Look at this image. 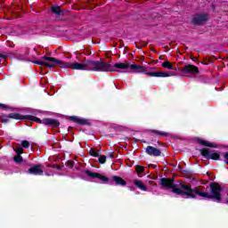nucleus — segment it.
<instances>
[{"mask_svg":"<svg viewBox=\"0 0 228 228\" xmlns=\"http://www.w3.org/2000/svg\"><path fill=\"white\" fill-rule=\"evenodd\" d=\"M145 151L148 156H153L154 158H159L161 156V150L154 146H147Z\"/></svg>","mask_w":228,"mask_h":228,"instance_id":"9b49d317","label":"nucleus"},{"mask_svg":"<svg viewBox=\"0 0 228 228\" xmlns=\"http://www.w3.org/2000/svg\"><path fill=\"white\" fill-rule=\"evenodd\" d=\"M27 122H37V124H44V119H40V118H37L33 115H26V119Z\"/></svg>","mask_w":228,"mask_h":228,"instance_id":"f3484780","label":"nucleus"},{"mask_svg":"<svg viewBox=\"0 0 228 228\" xmlns=\"http://www.w3.org/2000/svg\"><path fill=\"white\" fill-rule=\"evenodd\" d=\"M179 172H182V174L185 175V174H190L189 170L186 169H183V167L179 166L178 167Z\"/></svg>","mask_w":228,"mask_h":228,"instance_id":"c85d7f7f","label":"nucleus"},{"mask_svg":"<svg viewBox=\"0 0 228 228\" xmlns=\"http://www.w3.org/2000/svg\"><path fill=\"white\" fill-rule=\"evenodd\" d=\"M43 124L45 126H50V127H53V129H56V127H60V120L51 118H44Z\"/></svg>","mask_w":228,"mask_h":228,"instance_id":"f8f14e48","label":"nucleus"},{"mask_svg":"<svg viewBox=\"0 0 228 228\" xmlns=\"http://www.w3.org/2000/svg\"><path fill=\"white\" fill-rule=\"evenodd\" d=\"M0 108H3L4 110L8 109V110H12L13 111V110L12 109V107H8L7 105H4L3 103H0Z\"/></svg>","mask_w":228,"mask_h":228,"instance_id":"7c9ffc66","label":"nucleus"},{"mask_svg":"<svg viewBox=\"0 0 228 228\" xmlns=\"http://www.w3.org/2000/svg\"><path fill=\"white\" fill-rule=\"evenodd\" d=\"M110 181L115 183L116 186H126L127 184V182L118 175L112 176Z\"/></svg>","mask_w":228,"mask_h":228,"instance_id":"4468645a","label":"nucleus"},{"mask_svg":"<svg viewBox=\"0 0 228 228\" xmlns=\"http://www.w3.org/2000/svg\"><path fill=\"white\" fill-rule=\"evenodd\" d=\"M66 167H69V168H72L74 167V161L68 160L66 163Z\"/></svg>","mask_w":228,"mask_h":228,"instance_id":"c756f323","label":"nucleus"},{"mask_svg":"<svg viewBox=\"0 0 228 228\" xmlns=\"http://www.w3.org/2000/svg\"><path fill=\"white\" fill-rule=\"evenodd\" d=\"M99 163H101V165H104V163H106V156L105 155H101L99 157Z\"/></svg>","mask_w":228,"mask_h":228,"instance_id":"cd10ccee","label":"nucleus"},{"mask_svg":"<svg viewBox=\"0 0 228 228\" xmlns=\"http://www.w3.org/2000/svg\"><path fill=\"white\" fill-rule=\"evenodd\" d=\"M224 163L228 165V151L224 154Z\"/></svg>","mask_w":228,"mask_h":228,"instance_id":"2f4dec72","label":"nucleus"},{"mask_svg":"<svg viewBox=\"0 0 228 228\" xmlns=\"http://www.w3.org/2000/svg\"><path fill=\"white\" fill-rule=\"evenodd\" d=\"M200 152L203 158L206 159H213L214 161H219L220 159V153L219 151H210L208 148H203L200 150Z\"/></svg>","mask_w":228,"mask_h":228,"instance_id":"39448f33","label":"nucleus"},{"mask_svg":"<svg viewBox=\"0 0 228 228\" xmlns=\"http://www.w3.org/2000/svg\"><path fill=\"white\" fill-rule=\"evenodd\" d=\"M158 143L161 144V143H163V142H158Z\"/></svg>","mask_w":228,"mask_h":228,"instance_id":"a18cd8bd","label":"nucleus"},{"mask_svg":"<svg viewBox=\"0 0 228 228\" xmlns=\"http://www.w3.org/2000/svg\"><path fill=\"white\" fill-rule=\"evenodd\" d=\"M111 69L113 70H116V71H112V72H120V70L116 69H119L121 70H127V69H131V65L129 64V62H126V63L118 62V63H115L113 66H111Z\"/></svg>","mask_w":228,"mask_h":228,"instance_id":"ddd939ff","label":"nucleus"},{"mask_svg":"<svg viewBox=\"0 0 228 228\" xmlns=\"http://www.w3.org/2000/svg\"><path fill=\"white\" fill-rule=\"evenodd\" d=\"M177 69H179V67H177V66H173V69H171V70H177Z\"/></svg>","mask_w":228,"mask_h":228,"instance_id":"58836bf2","label":"nucleus"},{"mask_svg":"<svg viewBox=\"0 0 228 228\" xmlns=\"http://www.w3.org/2000/svg\"><path fill=\"white\" fill-rule=\"evenodd\" d=\"M134 184H135L139 190H142V191H147V186H145L140 180H134Z\"/></svg>","mask_w":228,"mask_h":228,"instance_id":"aec40b11","label":"nucleus"},{"mask_svg":"<svg viewBox=\"0 0 228 228\" xmlns=\"http://www.w3.org/2000/svg\"><path fill=\"white\" fill-rule=\"evenodd\" d=\"M28 173L31 175H44V166L35 165L32 167L28 168Z\"/></svg>","mask_w":228,"mask_h":228,"instance_id":"1a4fd4ad","label":"nucleus"},{"mask_svg":"<svg viewBox=\"0 0 228 228\" xmlns=\"http://www.w3.org/2000/svg\"><path fill=\"white\" fill-rule=\"evenodd\" d=\"M13 151L16 152V154H18L19 156H20L21 154H24V148H22V146H19L16 148H13Z\"/></svg>","mask_w":228,"mask_h":228,"instance_id":"b1692460","label":"nucleus"},{"mask_svg":"<svg viewBox=\"0 0 228 228\" xmlns=\"http://www.w3.org/2000/svg\"><path fill=\"white\" fill-rule=\"evenodd\" d=\"M162 67L164 69H168V70H171V69H174V64H172V62L167 61L162 63Z\"/></svg>","mask_w":228,"mask_h":228,"instance_id":"4be33fe9","label":"nucleus"},{"mask_svg":"<svg viewBox=\"0 0 228 228\" xmlns=\"http://www.w3.org/2000/svg\"><path fill=\"white\" fill-rule=\"evenodd\" d=\"M84 54H85L86 56H91V55H92V52L86 50V51L84 52Z\"/></svg>","mask_w":228,"mask_h":228,"instance_id":"72a5a7b5","label":"nucleus"},{"mask_svg":"<svg viewBox=\"0 0 228 228\" xmlns=\"http://www.w3.org/2000/svg\"><path fill=\"white\" fill-rule=\"evenodd\" d=\"M131 69L134 72L145 74L146 76H150L151 77H170L172 76L171 72H165V71H156L151 72L145 70V66H140L138 64H131Z\"/></svg>","mask_w":228,"mask_h":228,"instance_id":"7ed1b4c3","label":"nucleus"},{"mask_svg":"<svg viewBox=\"0 0 228 228\" xmlns=\"http://www.w3.org/2000/svg\"><path fill=\"white\" fill-rule=\"evenodd\" d=\"M175 178L174 177H162L159 180L160 186H162V188H166L167 190H171L175 195L186 197V199H197V197H202L203 199H210L211 200H215L218 204L222 202V192L224 191V187H222L220 183L216 182L210 183V193L203 191L199 187L191 188V185L185 184L184 183H180V188H178L177 184H175Z\"/></svg>","mask_w":228,"mask_h":228,"instance_id":"f257e3e1","label":"nucleus"},{"mask_svg":"<svg viewBox=\"0 0 228 228\" xmlns=\"http://www.w3.org/2000/svg\"><path fill=\"white\" fill-rule=\"evenodd\" d=\"M208 20L209 16L206 13L196 14L192 18V24H194V26H202V24H204V22H208Z\"/></svg>","mask_w":228,"mask_h":228,"instance_id":"423d86ee","label":"nucleus"},{"mask_svg":"<svg viewBox=\"0 0 228 228\" xmlns=\"http://www.w3.org/2000/svg\"><path fill=\"white\" fill-rule=\"evenodd\" d=\"M52 61H57L61 69H71L72 70H91L93 72H116L111 69V64L102 61H86L85 63L67 62L59 59H50Z\"/></svg>","mask_w":228,"mask_h":228,"instance_id":"f03ea898","label":"nucleus"},{"mask_svg":"<svg viewBox=\"0 0 228 228\" xmlns=\"http://www.w3.org/2000/svg\"><path fill=\"white\" fill-rule=\"evenodd\" d=\"M11 118L9 116V114H3L1 116V120L0 122H2V124H9V122H11Z\"/></svg>","mask_w":228,"mask_h":228,"instance_id":"412c9836","label":"nucleus"},{"mask_svg":"<svg viewBox=\"0 0 228 228\" xmlns=\"http://www.w3.org/2000/svg\"><path fill=\"white\" fill-rule=\"evenodd\" d=\"M13 160L15 161V163H23L24 158H22V156L20 155H16L13 157Z\"/></svg>","mask_w":228,"mask_h":228,"instance_id":"a878e982","label":"nucleus"},{"mask_svg":"<svg viewBox=\"0 0 228 228\" xmlns=\"http://www.w3.org/2000/svg\"><path fill=\"white\" fill-rule=\"evenodd\" d=\"M198 143H200V145H202L203 147H210L211 149H216V144L211 143L208 141H204L200 138L197 139Z\"/></svg>","mask_w":228,"mask_h":228,"instance_id":"a211bd4d","label":"nucleus"},{"mask_svg":"<svg viewBox=\"0 0 228 228\" xmlns=\"http://www.w3.org/2000/svg\"><path fill=\"white\" fill-rule=\"evenodd\" d=\"M85 174L88 175V177H91V179H99L100 181H102V183H110V178L107 176H104L99 173L92 172L89 169H86L85 171Z\"/></svg>","mask_w":228,"mask_h":228,"instance_id":"0eeeda50","label":"nucleus"},{"mask_svg":"<svg viewBox=\"0 0 228 228\" xmlns=\"http://www.w3.org/2000/svg\"><path fill=\"white\" fill-rule=\"evenodd\" d=\"M89 154L90 156H93V158H99V151H96L94 148H91V150L89 151Z\"/></svg>","mask_w":228,"mask_h":228,"instance_id":"5701e85b","label":"nucleus"},{"mask_svg":"<svg viewBox=\"0 0 228 228\" xmlns=\"http://www.w3.org/2000/svg\"><path fill=\"white\" fill-rule=\"evenodd\" d=\"M113 154H114V152H110L108 154V158H110V159H113V158H115V156Z\"/></svg>","mask_w":228,"mask_h":228,"instance_id":"e433bc0d","label":"nucleus"},{"mask_svg":"<svg viewBox=\"0 0 228 228\" xmlns=\"http://www.w3.org/2000/svg\"><path fill=\"white\" fill-rule=\"evenodd\" d=\"M41 60H45V61H50V62H45L42 61H34L33 63L35 65H40V67H48L49 69H54V67H59V62L56 61H52V60H56L54 57H49V56H43L41 57Z\"/></svg>","mask_w":228,"mask_h":228,"instance_id":"20e7f679","label":"nucleus"},{"mask_svg":"<svg viewBox=\"0 0 228 228\" xmlns=\"http://www.w3.org/2000/svg\"><path fill=\"white\" fill-rule=\"evenodd\" d=\"M213 10H216L215 5H212Z\"/></svg>","mask_w":228,"mask_h":228,"instance_id":"37998d69","label":"nucleus"},{"mask_svg":"<svg viewBox=\"0 0 228 228\" xmlns=\"http://www.w3.org/2000/svg\"><path fill=\"white\" fill-rule=\"evenodd\" d=\"M226 204H228V198L226 199Z\"/></svg>","mask_w":228,"mask_h":228,"instance_id":"c03bdc74","label":"nucleus"},{"mask_svg":"<svg viewBox=\"0 0 228 228\" xmlns=\"http://www.w3.org/2000/svg\"><path fill=\"white\" fill-rule=\"evenodd\" d=\"M52 168H55L56 170H61V166L60 165H53Z\"/></svg>","mask_w":228,"mask_h":228,"instance_id":"473e14b6","label":"nucleus"},{"mask_svg":"<svg viewBox=\"0 0 228 228\" xmlns=\"http://www.w3.org/2000/svg\"><path fill=\"white\" fill-rule=\"evenodd\" d=\"M51 12L54 13V15H57V17H64L65 12L61 10V7L60 5H53L51 7Z\"/></svg>","mask_w":228,"mask_h":228,"instance_id":"2eb2a0df","label":"nucleus"},{"mask_svg":"<svg viewBox=\"0 0 228 228\" xmlns=\"http://www.w3.org/2000/svg\"><path fill=\"white\" fill-rule=\"evenodd\" d=\"M69 120L77 124L78 126H91L90 122H88V119L79 118L77 116H70L69 117Z\"/></svg>","mask_w":228,"mask_h":228,"instance_id":"9d476101","label":"nucleus"},{"mask_svg":"<svg viewBox=\"0 0 228 228\" xmlns=\"http://www.w3.org/2000/svg\"><path fill=\"white\" fill-rule=\"evenodd\" d=\"M6 58H8V55L0 53V60H1V59L6 60Z\"/></svg>","mask_w":228,"mask_h":228,"instance_id":"f704fd0d","label":"nucleus"},{"mask_svg":"<svg viewBox=\"0 0 228 228\" xmlns=\"http://www.w3.org/2000/svg\"><path fill=\"white\" fill-rule=\"evenodd\" d=\"M149 167H151L152 168H158V166H156L154 164H151Z\"/></svg>","mask_w":228,"mask_h":228,"instance_id":"4c0bfd02","label":"nucleus"},{"mask_svg":"<svg viewBox=\"0 0 228 228\" xmlns=\"http://www.w3.org/2000/svg\"><path fill=\"white\" fill-rule=\"evenodd\" d=\"M149 134H151V136L153 134H156L157 136H168V133L167 132H163V131H159V130H148Z\"/></svg>","mask_w":228,"mask_h":228,"instance_id":"6ab92c4d","label":"nucleus"},{"mask_svg":"<svg viewBox=\"0 0 228 228\" xmlns=\"http://www.w3.org/2000/svg\"><path fill=\"white\" fill-rule=\"evenodd\" d=\"M202 65H209V63L206 62V61H201Z\"/></svg>","mask_w":228,"mask_h":228,"instance_id":"ea45409f","label":"nucleus"},{"mask_svg":"<svg viewBox=\"0 0 228 228\" xmlns=\"http://www.w3.org/2000/svg\"><path fill=\"white\" fill-rule=\"evenodd\" d=\"M184 74H191V76H198L200 73L199 67L193 64H187L184 66Z\"/></svg>","mask_w":228,"mask_h":228,"instance_id":"6e6552de","label":"nucleus"},{"mask_svg":"<svg viewBox=\"0 0 228 228\" xmlns=\"http://www.w3.org/2000/svg\"><path fill=\"white\" fill-rule=\"evenodd\" d=\"M135 172H137V174H143L145 172V167L143 166L137 165L135 167Z\"/></svg>","mask_w":228,"mask_h":228,"instance_id":"393cba45","label":"nucleus"},{"mask_svg":"<svg viewBox=\"0 0 228 228\" xmlns=\"http://www.w3.org/2000/svg\"><path fill=\"white\" fill-rule=\"evenodd\" d=\"M177 71L182 72L183 74H184V66L183 68H178Z\"/></svg>","mask_w":228,"mask_h":228,"instance_id":"c9c22d12","label":"nucleus"},{"mask_svg":"<svg viewBox=\"0 0 228 228\" xmlns=\"http://www.w3.org/2000/svg\"><path fill=\"white\" fill-rule=\"evenodd\" d=\"M22 149H29V142L27 140L21 141Z\"/></svg>","mask_w":228,"mask_h":228,"instance_id":"bb28decb","label":"nucleus"},{"mask_svg":"<svg viewBox=\"0 0 228 228\" xmlns=\"http://www.w3.org/2000/svg\"><path fill=\"white\" fill-rule=\"evenodd\" d=\"M148 45H149V43H144L142 45H143V47H147Z\"/></svg>","mask_w":228,"mask_h":228,"instance_id":"a19ab883","label":"nucleus"},{"mask_svg":"<svg viewBox=\"0 0 228 228\" xmlns=\"http://www.w3.org/2000/svg\"><path fill=\"white\" fill-rule=\"evenodd\" d=\"M8 115L11 120H26V115H21L17 112H12V113H9Z\"/></svg>","mask_w":228,"mask_h":228,"instance_id":"dca6fc26","label":"nucleus"},{"mask_svg":"<svg viewBox=\"0 0 228 228\" xmlns=\"http://www.w3.org/2000/svg\"><path fill=\"white\" fill-rule=\"evenodd\" d=\"M192 61H195L197 60V57L191 58Z\"/></svg>","mask_w":228,"mask_h":228,"instance_id":"79ce46f5","label":"nucleus"},{"mask_svg":"<svg viewBox=\"0 0 228 228\" xmlns=\"http://www.w3.org/2000/svg\"><path fill=\"white\" fill-rule=\"evenodd\" d=\"M2 3H4V0H2Z\"/></svg>","mask_w":228,"mask_h":228,"instance_id":"49530a36","label":"nucleus"}]
</instances>
